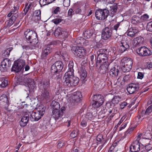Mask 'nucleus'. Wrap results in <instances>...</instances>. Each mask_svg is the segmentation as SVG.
Returning a JSON list of instances; mask_svg holds the SVG:
<instances>
[{
	"mask_svg": "<svg viewBox=\"0 0 152 152\" xmlns=\"http://www.w3.org/2000/svg\"><path fill=\"white\" fill-rule=\"evenodd\" d=\"M145 67L146 68L149 69L152 68V62L149 61L145 64Z\"/></svg>",
	"mask_w": 152,
	"mask_h": 152,
	"instance_id": "51",
	"label": "nucleus"
},
{
	"mask_svg": "<svg viewBox=\"0 0 152 152\" xmlns=\"http://www.w3.org/2000/svg\"><path fill=\"white\" fill-rule=\"evenodd\" d=\"M41 11L40 10H37L33 13L32 19L35 21L39 20L41 19Z\"/></svg>",
	"mask_w": 152,
	"mask_h": 152,
	"instance_id": "29",
	"label": "nucleus"
},
{
	"mask_svg": "<svg viewBox=\"0 0 152 152\" xmlns=\"http://www.w3.org/2000/svg\"><path fill=\"white\" fill-rule=\"evenodd\" d=\"M107 51L106 50L101 49L97 52L98 56V61L100 60V58H102V56H104V54H107Z\"/></svg>",
	"mask_w": 152,
	"mask_h": 152,
	"instance_id": "32",
	"label": "nucleus"
},
{
	"mask_svg": "<svg viewBox=\"0 0 152 152\" xmlns=\"http://www.w3.org/2000/svg\"><path fill=\"white\" fill-rule=\"evenodd\" d=\"M139 140L135 141L130 146V150L132 152H137L140 150V144L139 142Z\"/></svg>",
	"mask_w": 152,
	"mask_h": 152,
	"instance_id": "19",
	"label": "nucleus"
},
{
	"mask_svg": "<svg viewBox=\"0 0 152 152\" xmlns=\"http://www.w3.org/2000/svg\"><path fill=\"white\" fill-rule=\"evenodd\" d=\"M12 49V48L10 47L5 50L4 53L2 54L3 56L8 57L10 55V52Z\"/></svg>",
	"mask_w": 152,
	"mask_h": 152,
	"instance_id": "46",
	"label": "nucleus"
},
{
	"mask_svg": "<svg viewBox=\"0 0 152 152\" xmlns=\"http://www.w3.org/2000/svg\"><path fill=\"white\" fill-rule=\"evenodd\" d=\"M63 66V64L61 61H57L52 65L51 73L53 75L58 73L62 69Z\"/></svg>",
	"mask_w": 152,
	"mask_h": 152,
	"instance_id": "7",
	"label": "nucleus"
},
{
	"mask_svg": "<svg viewBox=\"0 0 152 152\" xmlns=\"http://www.w3.org/2000/svg\"><path fill=\"white\" fill-rule=\"evenodd\" d=\"M81 96L80 93L79 91H77L74 92L73 94H68L66 99L68 102H77L80 101V98Z\"/></svg>",
	"mask_w": 152,
	"mask_h": 152,
	"instance_id": "9",
	"label": "nucleus"
},
{
	"mask_svg": "<svg viewBox=\"0 0 152 152\" xmlns=\"http://www.w3.org/2000/svg\"><path fill=\"white\" fill-rule=\"evenodd\" d=\"M1 80L2 81L1 85V87L4 88L8 85V80L2 77L1 78Z\"/></svg>",
	"mask_w": 152,
	"mask_h": 152,
	"instance_id": "48",
	"label": "nucleus"
},
{
	"mask_svg": "<svg viewBox=\"0 0 152 152\" xmlns=\"http://www.w3.org/2000/svg\"><path fill=\"white\" fill-rule=\"evenodd\" d=\"M152 135L151 134L149 130H147L144 132L143 134H140L137 136V138H145L148 139H151Z\"/></svg>",
	"mask_w": 152,
	"mask_h": 152,
	"instance_id": "22",
	"label": "nucleus"
},
{
	"mask_svg": "<svg viewBox=\"0 0 152 152\" xmlns=\"http://www.w3.org/2000/svg\"><path fill=\"white\" fill-rule=\"evenodd\" d=\"M88 42V41L84 39L82 37H79L75 41V44H76L77 45H79L80 44L81 45H82L83 44V45L86 46L87 45L86 43Z\"/></svg>",
	"mask_w": 152,
	"mask_h": 152,
	"instance_id": "28",
	"label": "nucleus"
},
{
	"mask_svg": "<svg viewBox=\"0 0 152 152\" xmlns=\"http://www.w3.org/2000/svg\"><path fill=\"white\" fill-rule=\"evenodd\" d=\"M149 18V15L147 14H144L140 17L135 16L133 18L132 22V23H135V21L137 23L145 22L148 20Z\"/></svg>",
	"mask_w": 152,
	"mask_h": 152,
	"instance_id": "15",
	"label": "nucleus"
},
{
	"mask_svg": "<svg viewBox=\"0 0 152 152\" xmlns=\"http://www.w3.org/2000/svg\"><path fill=\"white\" fill-rule=\"evenodd\" d=\"M151 140L141 138L138 139V140L145 144V148L148 151L150 150V149H148L149 145H151V143H152V140Z\"/></svg>",
	"mask_w": 152,
	"mask_h": 152,
	"instance_id": "24",
	"label": "nucleus"
},
{
	"mask_svg": "<svg viewBox=\"0 0 152 152\" xmlns=\"http://www.w3.org/2000/svg\"><path fill=\"white\" fill-rule=\"evenodd\" d=\"M59 109L54 110L53 111V117L56 120L60 119L59 121L61 120V117L63 115L62 110H59Z\"/></svg>",
	"mask_w": 152,
	"mask_h": 152,
	"instance_id": "21",
	"label": "nucleus"
},
{
	"mask_svg": "<svg viewBox=\"0 0 152 152\" xmlns=\"http://www.w3.org/2000/svg\"><path fill=\"white\" fill-rule=\"evenodd\" d=\"M37 112H39L41 114H42L43 115L45 113V109L44 106L42 105H41L38 106L37 108Z\"/></svg>",
	"mask_w": 152,
	"mask_h": 152,
	"instance_id": "44",
	"label": "nucleus"
},
{
	"mask_svg": "<svg viewBox=\"0 0 152 152\" xmlns=\"http://www.w3.org/2000/svg\"><path fill=\"white\" fill-rule=\"evenodd\" d=\"M77 135V132L75 130L73 131L70 134V136L72 138H75Z\"/></svg>",
	"mask_w": 152,
	"mask_h": 152,
	"instance_id": "58",
	"label": "nucleus"
},
{
	"mask_svg": "<svg viewBox=\"0 0 152 152\" xmlns=\"http://www.w3.org/2000/svg\"><path fill=\"white\" fill-rule=\"evenodd\" d=\"M136 52L139 55L142 56H149L152 53L151 50L145 46L138 48L136 50Z\"/></svg>",
	"mask_w": 152,
	"mask_h": 152,
	"instance_id": "13",
	"label": "nucleus"
},
{
	"mask_svg": "<svg viewBox=\"0 0 152 152\" xmlns=\"http://www.w3.org/2000/svg\"><path fill=\"white\" fill-rule=\"evenodd\" d=\"M51 106L53 107V110L59 109L60 108L59 104L55 101H53L51 104Z\"/></svg>",
	"mask_w": 152,
	"mask_h": 152,
	"instance_id": "41",
	"label": "nucleus"
},
{
	"mask_svg": "<svg viewBox=\"0 0 152 152\" xmlns=\"http://www.w3.org/2000/svg\"><path fill=\"white\" fill-rule=\"evenodd\" d=\"M128 76H125L124 77H119L117 79V82L120 83V84H121L123 82H125L127 80Z\"/></svg>",
	"mask_w": 152,
	"mask_h": 152,
	"instance_id": "43",
	"label": "nucleus"
},
{
	"mask_svg": "<svg viewBox=\"0 0 152 152\" xmlns=\"http://www.w3.org/2000/svg\"><path fill=\"white\" fill-rule=\"evenodd\" d=\"M109 12L106 9H99L95 12V16L97 19L103 20L106 18L108 15Z\"/></svg>",
	"mask_w": 152,
	"mask_h": 152,
	"instance_id": "11",
	"label": "nucleus"
},
{
	"mask_svg": "<svg viewBox=\"0 0 152 152\" xmlns=\"http://www.w3.org/2000/svg\"><path fill=\"white\" fill-rule=\"evenodd\" d=\"M63 66V64L61 61H57L52 65L51 73L53 75L58 73L62 69Z\"/></svg>",
	"mask_w": 152,
	"mask_h": 152,
	"instance_id": "8",
	"label": "nucleus"
},
{
	"mask_svg": "<svg viewBox=\"0 0 152 152\" xmlns=\"http://www.w3.org/2000/svg\"><path fill=\"white\" fill-rule=\"evenodd\" d=\"M72 50L74 54L77 57L80 58H83L86 55V50L82 47H73Z\"/></svg>",
	"mask_w": 152,
	"mask_h": 152,
	"instance_id": "10",
	"label": "nucleus"
},
{
	"mask_svg": "<svg viewBox=\"0 0 152 152\" xmlns=\"http://www.w3.org/2000/svg\"><path fill=\"white\" fill-rule=\"evenodd\" d=\"M117 10V7L116 6H113L110 7V15L112 17H113L115 15L116 13Z\"/></svg>",
	"mask_w": 152,
	"mask_h": 152,
	"instance_id": "35",
	"label": "nucleus"
},
{
	"mask_svg": "<svg viewBox=\"0 0 152 152\" xmlns=\"http://www.w3.org/2000/svg\"><path fill=\"white\" fill-rule=\"evenodd\" d=\"M108 66V63H103L100 67V72L102 74H104L107 70Z\"/></svg>",
	"mask_w": 152,
	"mask_h": 152,
	"instance_id": "34",
	"label": "nucleus"
},
{
	"mask_svg": "<svg viewBox=\"0 0 152 152\" xmlns=\"http://www.w3.org/2000/svg\"><path fill=\"white\" fill-rule=\"evenodd\" d=\"M61 20L60 18H56L54 19L53 20H52V22L54 23L55 24H58L59 23L61 22Z\"/></svg>",
	"mask_w": 152,
	"mask_h": 152,
	"instance_id": "53",
	"label": "nucleus"
},
{
	"mask_svg": "<svg viewBox=\"0 0 152 152\" xmlns=\"http://www.w3.org/2000/svg\"><path fill=\"white\" fill-rule=\"evenodd\" d=\"M64 145V142L62 141H61L58 144L57 147L58 148H60L62 147Z\"/></svg>",
	"mask_w": 152,
	"mask_h": 152,
	"instance_id": "62",
	"label": "nucleus"
},
{
	"mask_svg": "<svg viewBox=\"0 0 152 152\" xmlns=\"http://www.w3.org/2000/svg\"><path fill=\"white\" fill-rule=\"evenodd\" d=\"M120 99L121 98L119 96H115L112 100V102L113 104H118L120 101Z\"/></svg>",
	"mask_w": 152,
	"mask_h": 152,
	"instance_id": "47",
	"label": "nucleus"
},
{
	"mask_svg": "<svg viewBox=\"0 0 152 152\" xmlns=\"http://www.w3.org/2000/svg\"><path fill=\"white\" fill-rule=\"evenodd\" d=\"M104 56H102V58H100V60L99 61H98V57L97 58V64H99L101 63H107L108 62L107 59L108 58L107 57V54H104Z\"/></svg>",
	"mask_w": 152,
	"mask_h": 152,
	"instance_id": "36",
	"label": "nucleus"
},
{
	"mask_svg": "<svg viewBox=\"0 0 152 152\" xmlns=\"http://www.w3.org/2000/svg\"><path fill=\"white\" fill-rule=\"evenodd\" d=\"M148 104H151L147 109L145 112V115H149L152 111V98L148 102Z\"/></svg>",
	"mask_w": 152,
	"mask_h": 152,
	"instance_id": "37",
	"label": "nucleus"
},
{
	"mask_svg": "<svg viewBox=\"0 0 152 152\" xmlns=\"http://www.w3.org/2000/svg\"><path fill=\"white\" fill-rule=\"evenodd\" d=\"M80 124L82 126L84 127L86 126L87 123L85 120L82 121L81 122Z\"/></svg>",
	"mask_w": 152,
	"mask_h": 152,
	"instance_id": "64",
	"label": "nucleus"
},
{
	"mask_svg": "<svg viewBox=\"0 0 152 152\" xmlns=\"http://www.w3.org/2000/svg\"><path fill=\"white\" fill-rule=\"evenodd\" d=\"M52 51V49L50 47L45 48L42 50L41 55V58L43 59L46 58L48 56Z\"/></svg>",
	"mask_w": 152,
	"mask_h": 152,
	"instance_id": "25",
	"label": "nucleus"
},
{
	"mask_svg": "<svg viewBox=\"0 0 152 152\" xmlns=\"http://www.w3.org/2000/svg\"><path fill=\"white\" fill-rule=\"evenodd\" d=\"M127 104L126 102H123L121 103L120 104V108L121 109H124L125 106H126Z\"/></svg>",
	"mask_w": 152,
	"mask_h": 152,
	"instance_id": "59",
	"label": "nucleus"
},
{
	"mask_svg": "<svg viewBox=\"0 0 152 152\" xmlns=\"http://www.w3.org/2000/svg\"><path fill=\"white\" fill-rule=\"evenodd\" d=\"M120 22H118L114 26L113 30H115L116 32L118 30H120L119 27L120 26Z\"/></svg>",
	"mask_w": 152,
	"mask_h": 152,
	"instance_id": "54",
	"label": "nucleus"
},
{
	"mask_svg": "<svg viewBox=\"0 0 152 152\" xmlns=\"http://www.w3.org/2000/svg\"><path fill=\"white\" fill-rule=\"evenodd\" d=\"M143 74L141 72H139L138 73L137 78L141 79L143 77Z\"/></svg>",
	"mask_w": 152,
	"mask_h": 152,
	"instance_id": "61",
	"label": "nucleus"
},
{
	"mask_svg": "<svg viewBox=\"0 0 152 152\" xmlns=\"http://www.w3.org/2000/svg\"><path fill=\"white\" fill-rule=\"evenodd\" d=\"M137 31L135 29L133 28H131L127 30V34L129 37H133L137 33Z\"/></svg>",
	"mask_w": 152,
	"mask_h": 152,
	"instance_id": "38",
	"label": "nucleus"
},
{
	"mask_svg": "<svg viewBox=\"0 0 152 152\" xmlns=\"http://www.w3.org/2000/svg\"><path fill=\"white\" fill-rule=\"evenodd\" d=\"M1 64L7 68L11 65V61L8 58H5L1 62Z\"/></svg>",
	"mask_w": 152,
	"mask_h": 152,
	"instance_id": "39",
	"label": "nucleus"
},
{
	"mask_svg": "<svg viewBox=\"0 0 152 152\" xmlns=\"http://www.w3.org/2000/svg\"><path fill=\"white\" fill-rule=\"evenodd\" d=\"M118 72L119 71L118 69L115 67H113L110 70L109 74L110 76L114 77L118 75Z\"/></svg>",
	"mask_w": 152,
	"mask_h": 152,
	"instance_id": "30",
	"label": "nucleus"
},
{
	"mask_svg": "<svg viewBox=\"0 0 152 152\" xmlns=\"http://www.w3.org/2000/svg\"><path fill=\"white\" fill-rule=\"evenodd\" d=\"M80 76L81 80L83 81L85 80L87 76L86 71L84 70H81L80 72Z\"/></svg>",
	"mask_w": 152,
	"mask_h": 152,
	"instance_id": "42",
	"label": "nucleus"
},
{
	"mask_svg": "<svg viewBox=\"0 0 152 152\" xmlns=\"http://www.w3.org/2000/svg\"><path fill=\"white\" fill-rule=\"evenodd\" d=\"M121 45H120L119 50L121 53H123L129 48V45L127 43L121 42Z\"/></svg>",
	"mask_w": 152,
	"mask_h": 152,
	"instance_id": "31",
	"label": "nucleus"
},
{
	"mask_svg": "<svg viewBox=\"0 0 152 152\" xmlns=\"http://www.w3.org/2000/svg\"><path fill=\"white\" fill-rule=\"evenodd\" d=\"M7 68L6 66H4L1 64L0 66V70L2 72H5L7 70Z\"/></svg>",
	"mask_w": 152,
	"mask_h": 152,
	"instance_id": "57",
	"label": "nucleus"
},
{
	"mask_svg": "<svg viewBox=\"0 0 152 152\" xmlns=\"http://www.w3.org/2000/svg\"><path fill=\"white\" fill-rule=\"evenodd\" d=\"M144 40V38L140 37L134 38L132 42V44L134 46H136L143 43Z\"/></svg>",
	"mask_w": 152,
	"mask_h": 152,
	"instance_id": "26",
	"label": "nucleus"
},
{
	"mask_svg": "<svg viewBox=\"0 0 152 152\" xmlns=\"http://www.w3.org/2000/svg\"><path fill=\"white\" fill-rule=\"evenodd\" d=\"M112 34V30L111 29L106 27L103 30L102 37L103 39L107 40L111 36Z\"/></svg>",
	"mask_w": 152,
	"mask_h": 152,
	"instance_id": "18",
	"label": "nucleus"
},
{
	"mask_svg": "<svg viewBox=\"0 0 152 152\" xmlns=\"http://www.w3.org/2000/svg\"><path fill=\"white\" fill-rule=\"evenodd\" d=\"M93 97V99L91 104L93 107L98 108L102 105L104 102L103 97L101 95H94Z\"/></svg>",
	"mask_w": 152,
	"mask_h": 152,
	"instance_id": "5",
	"label": "nucleus"
},
{
	"mask_svg": "<svg viewBox=\"0 0 152 152\" xmlns=\"http://www.w3.org/2000/svg\"><path fill=\"white\" fill-rule=\"evenodd\" d=\"M70 0H64L63 4L65 7H68L70 4Z\"/></svg>",
	"mask_w": 152,
	"mask_h": 152,
	"instance_id": "56",
	"label": "nucleus"
},
{
	"mask_svg": "<svg viewBox=\"0 0 152 152\" xmlns=\"http://www.w3.org/2000/svg\"><path fill=\"white\" fill-rule=\"evenodd\" d=\"M54 10L53 13L55 14H56L60 12L61 11L60 8L58 7H54L53 8Z\"/></svg>",
	"mask_w": 152,
	"mask_h": 152,
	"instance_id": "52",
	"label": "nucleus"
},
{
	"mask_svg": "<svg viewBox=\"0 0 152 152\" xmlns=\"http://www.w3.org/2000/svg\"><path fill=\"white\" fill-rule=\"evenodd\" d=\"M24 35L26 39L29 41V43L34 45L38 42L37 34L36 33L31 30L27 29L24 32Z\"/></svg>",
	"mask_w": 152,
	"mask_h": 152,
	"instance_id": "3",
	"label": "nucleus"
},
{
	"mask_svg": "<svg viewBox=\"0 0 152 152\" xmlns=\"http://www.w3.org/2000/svg\"><path fill=\"white\" fill-rule=\"evenodd\" d=\"M94 33L93 30H88L86 31L83 33L84 37L86 39L90 38Z\"/></svg>",
	"mask_w": 152,
	"mask_h": 152,
	"instance_id": "33",
	"label": "nucleus"
},
{
	"mask_svg": "<svg viewBox=\"0 0 152 152\" xmlns=\"http://www.w3.org/2000/svg\"><path fill=\"white\" fill-rule=\"evenodd\" d=\"M139 85L138 84L131 83L129 85L127 88V90L128 93L130 94H132L137 91Z\"/></svg>",
	"mask_w": 152,
	"mask_h": 152,
	"instance_id": "20",
	"label": "nucleus"
},
{
	"mask_svg": "<svg viewBox=\"0 0 152 152\" xmlns=\"http://www.w3.org/2000/svg\"><path fill=\"white\" fill-rule=\"evenodd\" d=\"M147 29L148 30L152 32V22L148 23L147 26Z\"/></svg>",
	"mask_w": 152,
	"mask_h": 152,
	"instance_id": "55",
	"label": "nucleus"
},
{
	"mask_svg": "<svg viewBox=\"0 0 152 152\" xmlns=\"http://www.w3.org/2000/svg\"><path fill=\"white\" fill-rule=\"evenodd\" d=\"M33 7L32 4L31 3H29L26 5L25 8L23 11L26 14L29 10L31 9Z\"/></svg>",
	"mask_w": 152,
	"mask_h": 152,
	"instance_id": "45",
	"label": "nucleus"
},
{
	"mask_svg": "<svg viewBox=\"0 0 152 152\" xmlns=\"http://www.w3.org/2000/svg\"><path fill=\"white\" fill-rule=\"evenodd\" d=\"M17 7H16L15 6L14 7V9H12V10L9 13L8 15L7 16L8 17H10L14 13V12L17 10L18 9V8H19V6H18L17 5Z\"/></svg>",
	"mask_w": 152,
	"mask_h": 152,
	"instance_id": "50",
	"label": "nucleus"
},
{
	"mask_svg": "<svg viewBox=\"0 0 152 152\" xmlns=\"http://www.w3.org/2000/svg\"><path fill=\"white\" fill-rule=\"evenodd\" d=\"M0 101L4 103H7L8 102L7 96L5 94H3L0 97Z\"/></svg>",
	"mask_w": 152,
	"mask_h": 152,
	"instance_id": "49",
	"label": "nucleus"
},
{
	"mask_svg": "<svg viewBox=\"0 0 152 152\" xmlns=\"http://www.w3.org/2000/svg\"><path fill=\"white\" fill-rule=\"evenodd\" d=\"M30 119L33 121H38L43 116L42 114L37 112H31L29 113Z\"/></svg>",
	"mask_w": 152,
	"mask_h": 152,
	"instance_id": "17",
	"label": "nucleus"
},
{
	"mask_svg": "<svg viewBox=\"0 0 152 152\" xmlns=\"http://www.w3.org/2000/svg\"><path fill=\"white\" fill-rule=\"evenodd\" d=\"M61 34H64V39L67 37V33L66 31H62V28L60 27L57 28L55 30L54 32V35L56 37H58Z\"/></svg>",
	"mask_w": 152,
	"mask_h": 152,
	"instance_id": "23",
	"label": "nucleus"
},
{
	"mask_svg": "<svg viewBox=\"0 0 152 152\" xmlns=\"http://www.w3.org/2000/svg\"><path fill=\"white\" fill-rule=\"evenodd\" d=\"M121 63L122 70L124 72L129 71L132 67L133 62L132 59L129 58H124Z\"/></svg>",
	"mask_w": 152,
	"mask_h": 152,
	"instance_id": "4",
	"label": "nucleus"
},
{
	"mask_svg": "<svg viewBox=\"0 0 152 152\" xmlns=\"http://www.w3.org/2000/svg\"><path fill=\"white\" fill-rule=\"evenodd\" d=\"M55 0H40L39 3L41 5L45 6L50 4L54 1Z\"/></svg>",
	"mask_w": 152,
	"mask_h": 152,
	"instance_id": "40",
	"label": "nucleus"
},
{
	"mask_svg": "<svg viewBox=\"0 0 152 152\" xmlns=\"http://www.w3.org/2000/svg\"><path fill=\"white\" fill-rule=\"evenodd\" d=\"M61 44L62 48L57 53V54L58 55L61 56L64 59L67 56V46L64 42H63V43Z\"/></svg>",
	"mask_w": 152,
	"mask_h": 152,
	"instance_id": "16",
	"label": "nucleus"
},
{
	"mask_svg": "<svg viewBox=\"0 0 152 152\" xmlns=\"http://www.w3.org/2000/svg\"><path fill=\"white\" fill-rule=\"evenodd\" d=\"M25 64L24 60L19 59L15 61L12 68V71L15 72H19L23 67Z\"/></svg>",
	"mask_w": 152,
	"mask_h": 152,
	"instance_id": "12",
	"label": "nucleus"
},
{
	"mask_svg": "<svg viewBox=\"0 0 152 152\" xmlns=\"http://www.w3.org/2000/svg\"><path fill=\"white\" fill-rule=\"evenodd\" d=\"M74 11L72 9H70L68 12V14L69 16H71L74 14Z\"/></svg>",
	"mask_w": 152,
	"mask_h": 152,
	"instance_id": "63",
	"label": "nucleus"
},
{
	"mask_svg": "<svg viewBox=\"0 0 152 152\" xmlns=\"http://www.w3.org/2000/svg\"><path fill=\"white\" fill-rule=\"evenodd\" d=\"M73 66V62L69 61L67 71L63 77L64 80V85L69 87L76 86L79 81L78 77L74 76Z\"/></svg>",
	"mask_w": 152,
	"mask_h": 152,
	"instance_id": "1",
	"label": "nucleus"
},
{
	"mask_svg": "<svg viewBox=\"0 0 152 152\" xmlns=\"http://www.w3.org/2000/svg\"><path fill=\"white\" fill-rule=\"evenodd\" d=\"M50 84L49 81L46 80L44 82H42L39 85L40 89H43V91H42V93L41 95V98L47 101L50 100V95L48 88L49 87Z\"/></svg>",
	"mask_w": 152,
	"mask_h": 152,
	"instance_id": "2",
	"label": "nucleus"
},
{
	"mask_svg": "<svg viewBox=\"0 0 152 152\" xmlns=\"http://www.w3.org/2000/svg\"><path fill=\"white\" fill-rule=\"evenodd\" d=\"M96 139L98 141H101L103 139V137L102 135L101 134H98L97 136Z\"/></svg>",
	"mask_w": 152,
	"mask_h": 152,
	"instance_id": "60",
	"label": "nucleus"
},
{
	"mask_svg": "<svg viewBox=\"0 0 152 152\" xmlns=\"http://www.w3.org/2000/svg\"><path fill=\"white\" fill-rule=\"evenodd\" d=\"M25 84H23L25 86H28L29 88V91H33L36 89V85L33 79L26 77L24 80Z\"/></svg>",
	"mask_w": 152,
	"mask_h": 152,
	"instance_id": "14",
	"label": "nucleus"
},
{
	"mask_svg": "<svg viewBox=\"0 0 152 152\" xmlns=\"http://www.w3.org/2000/svg\"><path fill=\"white\" fill-rule=\"evenodd\" d=\"M29 119V115L26 114L21 118L20 122V126L22 127L25 126L27 124Z\"/></svg>",
	"mask_w": 152,
	"mask_h": 152,
	"instance_id": "27",
	"label": "nucleus"
},
{
	"mask_svg": "<svg viewBox=\"0 0 152 152\" xmlns=\"http://www.w3.org/2000/svg\"><path fill=\"white\" fill-rule=\"evenodd\" d=\"M63 66V64L61 61H57L52 65L51 73L53 75L58 73L62 69Z\"/></svg>",
	"mask_w": 152,
	"mask_h": 152,
	"instance_id": "6",
	"label": "nucleus"
}]
</instances>
